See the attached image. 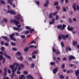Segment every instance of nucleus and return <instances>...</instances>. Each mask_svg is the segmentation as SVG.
I'll return each mask as SVG.
<instances>
[{
    "instance_id": "obj_3",
    "label": "nucleus",
    "mask_w": 79,
    "mask_h": 79,
    "mask_svg": "<svg viewBox=\"0 0 79 79\" xmlns=\"http://www.w3.org/2000/svg\"><path fill=\"white\" fill-rule=\"evenodd\" d=\"M14 35L15 34H14V33H12L11 35H10V38L11 40H13L14 41H16V39L13 38Z\"/></svg>"
},
{
    "instance_id": "obj_38",
    "label": "nucleus",
    "mask_w": 79,
    "mask_h": 79,
    "mask_svg": "<svg viewBox=\"0 0 79 79\" xmlns=\"http://www.w3.org/2000/svg\"><path fill=\"white\" fill-rule=\"evenodd\" d=\"M29 33V31L28 30H27L25 32V34H26V35H27V34H28Z\"/></svg>"
},
{
    "instance_id": "obj_14",
    "label": "nucleus",
    "mask_w": 79,
    "mask_h": 79,
    "mask_svg": "<svg viewBox=\"0 0 79 79\" xmlns=\"http://www.w3.org/2000/svg\"><path fill=\"white\" fill-rule=\"evenodd\" d=\"M73 5L72 6V7L75 11H76V3H73Z\"/></svg>"
},
{
    "instance_id": "obj_8",
    "label": "nucleus",
    "mask_w": 79,
    "mask_h": 79,
    "mask_svg": "<svg viewBox=\"0 0 79 79\" xmlns=\"http://www.w3.org/2000/svg\"><path fill=\"white\" fill-rule=\"evenodd\" d=\"M4 76H6V74H7V68L6 67H5L4 69Z\"/></svg>"
},
{
    "instance_id": "obj_13",
    "label": "nucleus",
    "mask_w": 79,
    "mask_h": 79,
    "mask_svg": "<svg viewBox=\"0 0 79 79\" xmlns=\"http://www.w3.org/2000/svg\"><path fill=\"white\" fill-rule=\"evenodd\" d=\"M73 73V70L72 69L70 71L69 70H68L67 71V74H69L70 73Z\"/></svg>"
},
{
    "instance_id": "obj_47",
    "label": "nucleus",
    "mask_w": 79,
    "mask_h": 79,
    "mask_svg": "<svg viewBox=\"0 0 79 79\" xmlns=\"http://www.w3.org/2000/svg\"><path fill=\"white\" fill-rule=\"evenodd\" d=\"M31 75H28L27 77V79H29V78L31 77Z\"/></svg>"
},
{
    "instance_id": "obj_35",
    "label": "nucleus",
    "mask_w": 79,
    "mask_h": 79,
    "mask_svg": "<svg viewBox=\"0 0 79 79\" xmlns=\"http://www.w3.org/2000/svg\"><path fill=\"white\" fill-rule=\"evenodd\" d=\"M3 21H4L6 23L8 22V20H7V19H6V18H4L3 19Z\"/></svg>"
},
{
    "instance_id": "obj_20",
    "label": "nucleus",
    "mask_w": 79,
    "mask_h": 79,
    "mask_svg": "<svg viewBox=\"0 0 79 79\" xmlns=\"http://www.w3.org/2000/svg\"><path fill=\"white\" fill-rule=\"evenodd\" d=\"M57 29H61V28H62V25H57Z\"/></svg>"
},
{
    "instance_id": "obj_46",
    "label": "nucleus",
    "mask_w": 79,
    "mask_h": 79,
    "mask_svg": "<svg viewBox=\"0 0 79 79\" xmlns=\"http://www.w3.org/2000/svg\"><path fill=\"white\" fill-rule=\"evenodd\" d=\"M37 53V51H35L32 53V55H35V54H36Z\"/></svg>"
},
{
    "instance_id": "obj_4",
    "label": "nucleus",
    "mask_w": 79,
    "mask_h": 79,
    "mask_svg": "<svg viewBox=\"0 0 79 79\" xmlns=\"http://www.w3.org/2000/svg\"><path fill=\"white\" fill-rule=\"evenodd\" d=\"M1 38L2 39H3L5 40H6L7 42H10V40H9L8 38H7V37L6 36H2L1 37Z\"/></svg>"
},
{
    "instance_id": "obj_61",
    "label": "nucleus",
    "mask_w": 79,
    "mask_h": 79,
    "mask_svg": "<svg viewBox=\"0 0 79 79\" xmlns=\"http://www.w3.org/2000/svg\"><path fill=\"white\" fill-rule=\"evenodd\" d=\"M58 18H59L58 15H56V20H58Z\"/></svg>"
},
{
    "instance_id": "obj_16",
    "label": "nucleus",
    "mask_w": 79,
    "mask_h": 79,
    "mask_svg": "<svg viewBox=\"0 0 79 79\" xmlns=\"http://www.w3.org/2000/svg\"><path fill=\"white\" fill-rule=\"evenodd\" d=\"M14 23H15L16 26H17L19 24V21L16 20H15Z\"/></svg>"
},
{
    "instance_id": "obj_59",
    "label": "nucleus",
    "mask_w": 79,
    "mask_h": 79,
    "mask_svg": "<svg viewBox=\"0 0 79 79\" xmlns=\"http://www.w3.org/2000/svg\"><path fill=\"white\" fill-rule=\"evenodd\" d=\"M35 30L34 29H31L30 31V33H32V32H34V31H35Z\"/></svg>"
},
{
    "instance_id": "obj_1",
    "label": "nucleus",
    "mask_w": 79,
    "mask_h": 79,
    "mask_svg": "<svg viewBox=\"0 0 79 79\" xmlns=\"http://www.w3.org/2000/svg\"><path fill=\"white\" fill-rule=\"evenodd\" d=\"M16 71V69L15 68V71L14 69H12L13 73L10 75V77H11V79H13L14 78V76H16V75H15V73Z\"/></svg>"
},
{
    "instance_id": "obj_34",
    "label": "nucleus",
    "mask_w": 79,
    "mask_h": 79,
    "mask_svg": "<svg viewBox=\"0 0 79 79\" xmlns=\"http://www.w3.org/2000/svg\"><path fill=\"white\" fill-rule=\"evenodd\" d=\"M31 68H34V66H35V64H34V63H31Z\"/></svg>"
},
{
    "instance_id": "obj_37",
    "label": "nucleus",
    "mask_w": 79,
    "mask_h": 79,
    "mask_svg": "<svg viewBox=\"0 0 79 79\" xmlns=\"http://www.w3.org/2000/svg\"><path fill=\"white\" fill-rule=\"evenodd\" d=\"M3 58V56L2 55H0V61H2Z\"/></svg>"
},
{
    "instance_id": "obj_55",
    "label": "nucleus",
    "mask_w": 79,
    "mask_h": 79,
    "mask_svg": "<svg viewBox=\"0 0 79 79\" xmlns=\"http://www.w3.org/2000/svg\"><path fill=\"white\" fill-rule=\"evenodd\" d=\"M20 37L21 38H22V39H24V38H25V35H21Z\"/></svg>"
},
{
    "instance_id": "obj_19",
    "label": "nucleus",
    "mask_w": 79,
    "mask_h": 79,
    "mask_svg": "<svg viewBox=\"0 0 79 79\" xmlns=\"http://www.w3.org/2000/svg\"><path fill=\"white\" fill-rule=\"evenodd\" d=\"M7 3H10V5L11 6L13 5V3H12V2H11V0H7Z\"/></svg>"
},
{
    "instance_id": "obj_18",
    "label": "nucleus",
    "mask_w": 79,
    "mask_h": 79,
    "mask_svg": "<svg viewBox=\"0 0 79 79\" xmlns=\"http://www.w3.org/2000/svg\"><path fill=\"white\" fill-rule=\"evenodd\" d=\"M14 66H15V65L16 66V67H18L19 66V64L16 62L14 63Z\"/></svg>"
},
{
    "instance_id": "obj_39",
    "label": "nucleus",
    "mask_w": 79,
    "mask_h": 79,
    "mask_svg": "<svg viewBox=\"0 0 79 79\" xmlns=\"http://www.w3.org/2000/svg\"><path fill=\"white\" fill-rule=\"evenodd\" d=\"M11 44L13 46H15V45H16V44L13 42H11Z\"/></svg>"
},
{
    "instance_id": "obj_57",
    "label": "nucleus",
    "mask_w": 79,
    "mask_h": 79,
    "mask_svg": "<svg viewBox=\"0 0 79 79\" xmlns=\"http://www.w3.org/2000/svg\"><path fill=\"white\" fill-rule=\"evenodd\" d=\"M12 49L13 50H14V51H17V49L15 48H12Z\"/></svg>"
},
{
    "instance_id": "obj_17",
    "label": "nucleus",
    "mask_w": 79,
    "mask_h": 79,
    "mask_svg": "<svg viewBox=\"0 0 79 79\" xmlns=\"http://www.w3.org/2000/svg\"><path fill=\"white\" fill-rule=\"evenodd\" d=\"M73 44L74 46H76V45L77 44V42L76 41H73Z\"/></svg>"
},
{
    "instance_id": "obj_51",
    "label": "nucleus",
    "mask_w": 79,
    "mask_h": 79,
    "mask_svg": "<svg viewBox=\"0 0 79 79\" xmlns=\"http://www.w3.org/2000/svg\"><path fill=\"white\" fill-rule=\"evenodd\" d=\"M1 49L2 51V52H3V51H4V50H5V48L3 47H1Z\"/></svg>"
},
{
    "instance_id": "obj_9",
    "label": "nucleus",
    "mask_w": 79,
    "mask_h": 79,
    "mask_svg": "<svg viewBox=\"0 0 79 79\" xmlns=\"http://www.w3.org/2000/svg\"><path fill=\"white\" fill-rule=\"evenodd\" d=\"M74 29V27H69V26H68L67 29H68L69 31H73V30Z\"/></svg>"
},
{
    "instance_id": "obj_42",
    "label": "nucleus",
    "mask_w": 79,
    "mask_h": 79,
    "mask_svg": "<svg viewBox=\"0 0 79 79\" xmlns=\"http://www.w3.org/2000/svg\"><path fill=\"white\" fill-rule=\"evenodd\" d=\"M64 66H65V64H62L61 66L62 69H64Z\"/></svg>"
},
{
    "instance_id": "obj_64",
    "label": "nucleus",
    "mask_w": 79,
    "mask_h": 79,
    "mask_svg": "<svg viewBox=\"0 0 79 79\" xmlns=\"http://www.w3.org/2000/svg\"><path fill=\"white\" fill-rule=\"evenodd\" d=\"M54 23L53 22H49V24H53Z\"/></svg>"
},
{
    "instance_id": "obj_53",
    "label": "nucleus",
    "mask_w": 79,
    "mask_h": 79,
    "mask_svg": "<svg viewBox=\"0 0 79 79\" xmlns=\"http://www.w3.org/2000/svg\"><path fill=\"white\" fill-rule=\"evenodd\" d=\"M14 18H15V19H20V18L18 17L17 16H15V17H14Z\"/></svg>"
},
{
    "instance_id": "obj_54",
    "label": "nucleus",
    "mask_w": 79,
    "mask_h": 79,
    "mask_svg": "<svg viewBox=\"0 0 79 79\" xmlns=\"http://www.w3.org/2000/svg\"><path fill=\"white\" fill-rule=\"evenodd\" d=\"M5 63V58H3L2 61V64H4Z\"/></svg>"
},
{
    "instance_id": "obj_48",
    "label": "nucleus",
    "mask_w": 79,
    "mask_h": 79,
    "mask_svg": "<svg viewBox=\"0 0 79 79\" xmlns=\"http://www.w3.org/2000/svg\"><path fill=\"white\" fill-rule=\"evenodd\" d=\"M69 22L70 24H71L72 23V20L71 19V18H69Z\"/></svg>"
},
{
    "instance_id": "obj_62",
    "label": "nucleus",
    "mask_w": 79,
    "mask_h": 79,
    "mask_svg": "<svg viewBox=\"0 0 79 79\" xmlns=\"http://www.w3.org/2000/svg\"><path fill=\"white\" fill-rule=\"evenodd\" d=\"M76 6H77V10H79V6H78V5H76Z\"/></svg>"
},
{
    "instance_id": "obj_58",
    "label": "nucleus",
    "mask_w": 79,
    "mask_h": 79,
    "mask_svg": "<svg viewBox=\"0 0 79 79\" xmlns=\"http://www.w3.org/2000/svg\"><path fill=\"white\" fill-rule=\"evenodd\" d=\"M7 72L9 74H11V70H10V69H8Z\"/></svg>"
},
{
    "instance_id": "obj_50",
    "label": "nucleus",
    "mask_w": 79,
    "mask_h": 79,
    "mask_svg": "<svg viewBox=\"0 0 79 79\" xmlns=\"http://www.w3.org/2000/svg\"><path fill=\"white\" fill-rule=\"evenodd\" d=\"M55 18H53L52 19L51 21L53 22L54 23H55Z\"/></svg>"
},
{
    "instance_id": "obj_33",
    "label": "nucleus",
    "mask_w": 79,
    "mask_h": 79,
    "mask_svg": "<svg viewBox=\"0 0 79 79\" xmlns=\"http://www.w3.org/2000/svg\"><path fill=\"white\" fill-rule=\"evenodd\" d=\"M14 30H15V31H18V29H19V28L18 27H14L13 28Z\"/></svg>"
},
{
    "instance_id": "obj_40",
    "label": "nucleus",
    "mask_w": 79,
    "mask_h": 79,
    "mask_svg": "<svg viewBox=\"0 0 79 79\" xmlns=\"http://www.w3.org/2000/svg\"><path fill=\"white\" fill-rule=\"evenodd\" d=\"M35 43H36V42H34V41L33 40L31 43H29V45H31V44H35Z\"/></svg>"
},
{
    "instance_id": "obj_26",
    "label": "nucleus",
    "mask_w": 79,
    "mask_h": 79,
    "mask_svg": "<svg viewBox=\"0 0 79 79\" xmlns=\"http://www.w3.org/2000/svg\"><path fill=\"white\" fill-rule=\"evenodd\" d=\"M62 10L64 12H66V8L64 7V6L62 7Z\"/></svg>"
},
{
    "instance_id": "obj_29",
    "label": "nucleus",
    "mask_w": 79,
    "mask_h": 79,
    "mask_svg": "<svg viewBox=\"0 0 79 79\" xmlns=\"http://www.w3.org/2000/svg\"><path fill=\"white\" fill-rule=\"evenodd\" d=\"M19 65L20 67L22 68H24V64H20Z\"/></svg>"
},
{
    "instance_id": "obj_30",
    "label": "nucleus",
    "mask_w": 79,
    "mask_h": 79,
    "mask_svg": "<svg viewBox=\"0 0 79 79\" xmlns=\"http://www.w3.org/2000/svg\"><path fill=\"white\" fill-rule=\"evenodd\" d=\"M17 55L19 56H21V53L19 51H18L16 53Z\"/></svg>"
},
{
    "instance_id": "obj_44",
    "label": "nucleus",
    "mask_w": 79,
    "mask_h": 79,
    "mask_svg": "<svg viewBox=\"0 0 79 79\" xmlns=\"http://www.w3.org/2000/svg\"><path fill=\"white\" fill-rule=\"evenodd\" d=\"M5 45V46H6V47H8V45H9V43H4Z\"/></svg>"
},
{
    "instance_id": "obj_60",
    "label": "nucleus",
    "mask_w": 79,
    "mask_h": 79,
    "mask_svg": "<svg viewBox=\"0 0 79 79\" xmlns=\"http://www.w3.org/2000/svg\"><path fill=\"white\" fill-rule=\"evenodd\" d=\"M32 58L33 59H35V58H36V56L34 55L32 56Z\"/></svg>"
},
{
    "instance_id": "obj_41",
    "label": "nucleus",
    "mask_w": 79,
    "mask_h": 79,
    "mask_svg": "<svg viewBox=\"0 0 79 79\" xmlns=\"http://www.w3.org/2000/svg\"><path fill=\"white\" fill-rule=\"evenodd\" d=\"M15 20L11 19L10 21V23H14Z\"/></svg>"
},
{
    "instance_id": "obj_56",
    "label": "nucleus",
    "mask_w": 79,
    "mask_h": 79,
    "mask_svg": "<svg viewBox=\"0 0 79 79\" xmlns=\"http://www.w3.org/2000/svg\"><path fill=\"white\" fill-rule=\"evenodd\" d=\"M57 11H56L55 12L53 13V16H56V14H57Z\"/></svg>"
},
{
    "instance_id": "obj_52",
    "label": "nucleus",
    "mask_w": 79,
    "mask_h": 79,
    "mask_svg": "<svg viewBox=\"0 0 79 79\" xmlns=\"http://www.w3.org/2000/svg\"><path fill=\"white\" fill-rule=\"evenodd\" d=\"M44 6H45L46 7H48V5L46 3H45L44 4H43Z\"/></svg>"
},
{
    "instance_id": "obj_45",
    "label": "nucleus",
    "mask_w": 79,
    "mask_h": 79,
    "mask_svg": "<svg viewBox=\"0 0 79 79\" xmlns=\"http://www.w3.org/2000/svg\"><path fill=\"white\" fill-rule=\"evenodd\" d=\"M0 2L2 4H3V5H5V2L4 1L2 0H1Z\"/></svg>"
},
{
    "instance_id": "obj_27",
    "label": "nucleus",
    "mask_w": 79,
    "mask_h": 79,
    "mask_svg": "<svg viewBox=\"0 0 79 79\" xmlns=\"http://www.w3.org/2000/svg\"><path fill=\"white\" fill-rule=\"evenodd\" d=\"M66 27V25L64 24H63L62 25V28H61V30H63V29H64V27Z\"/></svg>"
},
{
    "instance_id": "obj_49",
    "label": "nucleus",
    "mask_w": 79,
    "mask_h": 79,
    "mask_svg": "<svg viewBox=\"0 0 79 79\" xmlns=\"http://www.w3.org/2000/svg\"><path fill=\"white\" fill-rule=\"evenodd\" d=\"M52 50L53 52H54L55 53H56V51L54 48H52Z\"/></svg>"
},
{
    "instance_id": "obj_31",
    "label": "nucleus",
    "mask_w": 79,
    "mask_h": 79,
    "mask_svg": "<svg viewBox=\"0 0 79 79\" xmlns=\"http://www.w3.org/2000/svg\"><path fill=\"white\" fill-rule=\"evenodd\" d=\"M58 39L59 40H61L62 39V37L61 35H59L58 36Z\"/></svg>"
},
{
    "instance_id": "obj_21",
    "label": "nucleus",
    "mask_w": 79,
    "mask_h": 79,
    "mask_svg": "<svg viewBox=\"0 0 79 79\" xmlns=\"http://www.w3.org/2000/svg\"><path fill=\"white\" fill-rule=\"evenodd\" d=\"M10 11V14H11V15H12V14L13 15H16V12H15L14 11L12 10H11Z\"/></svg>"
},
{
    "instance_id": "obj_22",
    "label": "nucleus",
    "mask_w": 79,
    "mask_h": 79,
    "mask_svg": "<svg viewBox=\"0 0 79 79\" xmlns=\"http://www.w3.org/2000/svg\"><path fill=\"white\" fill-rule=\"evenodd\" d=\"M49 18L50 19H52V18H53V16H52V13H50L49 14Z\"/></svg>"
},
{
    "instance_id": "obj_23",
    "label": "nucleus",
    "mask_w": 79,
    "mask_h": 79,
    "mask_svg": "<svg viewBox=\"0 0 79 79\" xmlns=\"http://www.w3.org/2000/svg\"><path fill=\"white\" fill-rule=\"evenodd\" d=\"M29 47L26 48L24 49V51L25 52H27V51H28V50H29Z\"/></svg>"
},
{
    "instance_id": "obj_12",
    "label": "nucleus",
    "mask_w": 79,
    "mask_h": 79,
    "mask_svg": "<svg viewBox=\"0 0 79 79\" xmlns=\"http://www.w3.org/2000/svg\"><path fill=\"white\" fill-rule=\"evenodd\" d=\"M26 79V77L24 76V75L23 74L21 75L19 77V79Z\"/></svg>"
},
{
    "instance_id": "obj_5",
    "label": "nucleus",
    "mask_w": 79,
    "mask_h": 79,
    "mask_svg": "<svg viewBox=\"0 0 79 79\" xmlns=\"http://www.w3.org/2000/svg\"><path fill=\"white\" fill-rule=\"evenodd\" d=\"M58 68H56L53 69V73L54 74H55L57 72H58Z\"/></svg>"
},
{
    "instance_id": "obj_43",
    "label": "nucleus",
    "mask_w": 79,
    "mask_h": 79,
    "mask_svg": "<svg viewBox=\"0 0 79 79\" xmlns=\"http://www.w3.org/2000/svg\"><path fill=\"white\" fill-rule=\"evenodd\" d=\"M60 44L62 47H64V43L63 42H61Z\"/></svg>"
},
{
    "instance_id": "obj_32",
    "label": "nucleus",
    "mask_w": 79,
    "mask_h": 79,
    "mask_svg": "<svg viewBox=\"0 0 79 79\" xmlns=\"http://www.w3.org/2000/svg\"><path fill=\"white\" fill-rule=\"evenodd\" d=\"M60 78L61 79H63L64 78V76H63V75H61L60 76Z\"/></svg>"
},
{
    "instance_id": "obj_24",
    "label": "nucleus",
    "mask_w": 79,
    "mask_h": 79,
    "mask_svg": "<svg viewBox=\"0 0 79 79\" xmlns=\"http://www.w3.org/2000/svg\"><path fill=\"white\" fill-rule=\"evenodd\" d=\"M23 74L25 75H27V74H28V72L26 71V70H25L23 72Z\"/></svg>"
},
{
    "instance_id": "obj_63",
    "label": "nucleus",
    "mask_w": 79,
    "mask_h": 79,
    "mask_svg": "<svg viewBox=\"0 0 79 79\" xmlns=\"http://www.w3.org/2000/svg\"><path fill=\"white\" fill-rule=\"evenodd\" d=\"M68 49L69 50V52H70V51H71V48H70V47H68Z\"/></svg>"
},
{
    "instance_id": "obj_7",
    "label": "nucleus",
    "mask_w": 79,
    "mask_h": 79,
    "mask_svg": "<svg viewBox=\"0 0 79 79\" xmlns=\"http://www.w3.org/2000/svg\"><path fill=\"white\" fill-rule=\"evenodd\" d=\"M69 61H71L73 59L74 60L75 59L74 56H73L72 55L70 56L69 57Z\"/></svg>"
},
{
    "instance_id": "obj_36",
    "label": "nucleus",
    "mask_w": 79,
    "mask_h": 79,
    "mask_svg": "<svg viewBox=\"0 0 79 79\" xmlns=\"http://www.w3.org/2000/svg\"><path fill=\"white\" fill-rule=\"evenodd\" d=\"M65 51L66 53L68 52V46H67L65 49Z\"/></svg>"
},
{
    "instance_id": "obj_25",
    "label": "nucleus",
    "mask_w": 79,
    "mask_h": 79,
    "mask_svg": "<svg viewBox=\"0 0 79 79\" xmlns=\"http://www.w3.org/2000/svg\"><path fill=\"white\" fill-rule=\"evenodd\" d=\"M17 60H20L21 61H23V57L22 56H20L19 57L17 58Z\"/></svg>"
},
{
    "instance_id": "obj_28",
    "label": "nucleus",
    "mask_w": 79,
    "mask_h": 79,
    "mask_svg": "<svg viewBox=\"0 0 79 79\" xmlns=\"http://www.w3.org/2000/svg\"><path fill=\"white\" fill-rule=\"evenodd\" d=\"M50 64L51 65V66H53V65H55V62H51L50 63Z\"/></svg>"
},
{
    "instance_id": "obj_10",
    "label": "nucleus",
    "mask_w": 79,
    "mask_h": 79,
    "mask_svg": "<svg viewBox=\"0 0 79 79\" xmlns=\"http://www.w3.org/2000/svg\"><path fill=\"white\" fill-rule=\"evenodd\" d=\"M5 56L8 59H9V60H10L11 59V56H10L7 55L6 53H5L4 54Z\"/></svg>"
},
{
    "instance_id": "obj_2",
    "label": "nucleus",
    "mask_w": 79,
    "mask_h": 79,
    "mask_svg": "<svg viewBox=\"0 0 79 79\" xmlns=\"http://www.w3.org/2000/svg\"><path fill=\"white\" fill-rule=\"evenodd\" d=\"M9 67L10 68V69H12V72L13 69H14V71H15L16 68V71H17V69H18V67H15V69H14V68H15V65H14V64L12 65H10Z\"/></svg>"
},
{
    "instance_id": "obj_15",
    "label": "nucleus",
    "mask_w": 79,
    "mask_h": 79,
    "mask_svg": "<svg viewBox=\"0 0 79 79\" xmlns=\"http://www.w3.org/2000/svg\"><path fill=\"white\" fill-rule=\"evenodd\" d=\"M59 3L58 1H55L54 3V6H58Z\"/></svg>"
},
{
    "instance_id": "obj_11",
    "label": "nucleus",
    "mask_w": 79,
    "mask_h": 79,
    "mask_svg": "<svg viewBox=\"0 0 79 79\" xmlns=\"http://www.w3.org/2000/svg\"><path fill=\"white\" fill-rule=\"evenodd\" d=\"M75 75L76 76H78L79 74V69L75 71Z\"/></svg>"
},
{
    "instance_id": "obj_6",
    "label": "nucleus",
    "mask_w": 79,
    "mask_h": 79,
    "mask_svg": "<svg viewBox=\"0 0 79 79\" xmlns=\"http://www.w3.org/2000/svg\"><path fill=\"white\" fill-rule=\"evenodd\" d=\"M69 35L68 34H67L65 35H63L62 36V37L63 39L64 40H66V38H68Z\"/></svg>"
}]
</instances>
